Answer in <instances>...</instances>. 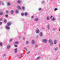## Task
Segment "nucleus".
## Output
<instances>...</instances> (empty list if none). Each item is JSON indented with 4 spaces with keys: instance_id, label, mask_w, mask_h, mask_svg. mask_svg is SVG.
<instances>
[{
    "instance_id": "nucleus-18",
    "label": "nucleus",
    "mask_w": 60,
    "mask_h": 60,
    "mask_svg": "<svg viewBox=\"0 0 60 60\" xmlns=\"http://www.w3.org/2000/svg\"><path fill=\"white\" fill-rule=\"evenodd\" d=\"M49 43H51V42H52V40L50 39V40H49Z\"/></svg>"
},
{
    "instance_id": "nucleus-51",
    "label": "nucleus",
    "mask_w": 60,
    "mask_h": 60,
    "mask_svg": "<svg viewBox=\"0 0 60 60\" xmlns=\"http://www.w3.org/2000/svg\"><path fill=\"white\" fill-rule=\"evenodd\" d=\"M31 18H34V16H31Z\"/></svg>"
},
{
    "instance_id": "nucleus-5",
    "label": "nucleus",
    "mask_w": 60,
    "mask_h": 60,
    "mask_svg": "<svg viewBox=\"0 0 60 60\" xmlns=\"http://www.w3.org/2000/svg\"><path fill=\"white\" fill-rule=\"evenodd\" d=\"M31 43L32 44H35V42L34 40H32L31 41Z\"/></svg>"
},
{
    "instance_id": "nucleus-56",
    "label": "nucleus",
    "mask_w": 60,
    "mask_h": 60,
    "mask_svg": "<svg viewBox=\"0 0 60 60\" xmlns=\"http://www.w3.org/2000/svg\"><path fill=\"white\" fill-rule=\"evenodd\" d=\"M36 55H37V54L36 55Z\"/></svg>"
},
{
    "instance_id": "nucleus-4",
    "label": "nucleus",
    "mask_w": 60,
    "mask_h": 60,
    "mask_svg": "<svg viewBox=\"0 0 60 60\" xmlns=\"http://www.w3.org/2000/svg\"><path fill=\"white\" fill-rule=\"evenodd\" d=\"M11 23L10 22H9L8 23H7V25L8 26H11Z\"/></svg>"
},
{
    "instance_id": "nucleus-8",
    "label": "nucleus",
    "mask_w": 60,
    "mask_h": 60,
    "mask_svg": "<svg viewBox=\"0 0 60 60\" xmlns=\"http://www.w3.org/2000/svg\"><path fill=\"white\" fill-rule=\"evenodd\" d=\"M5 28H6V29H7V30H9V29H10V27L8 26H6L5 27Z\"/></svg>"
},
{
    "instance_id": "nucleus-22",
    "label": "nucleus",
    "mask_w": 60,
    "mask_h": 60,
    "mask_svg": "<svg viewBox=\"0 0 60 60\" xmlns=\"http://www.w3.org/2000/svg\"><path fill=\"white\" fill-rule=\"evenodd\" d=\"M4 22L5 23H6L7 22V20L6 19H4Z\"/></svg>"
},
{
    "instance_id": "nucleus-17",
    "label": "nucleus",
    "mask_w": 60,
    "mask_h": 60,
    "mask_svg": "<svg viewBox=\"0 0 60 60\" xmlns=\"http://www.w3.org/2000/svg\"><path fill=\"white\" fill-rule=\"evenodd\" d=\"M18 9L19 10H21V8L19 6H18Z\"/></svg>"
},
{
    "instance_id": "nucleus-7",
    "label": "nucleus",
    "mask_w": 60,
    "mask_h": 60,
    "mask_svg": "<svg viewBox=\"0 0 60 60\" xmlns=\"http://www.w3.org/2000/svg\"><path fill=\"white\" fill-rule=\"evenodd\" d=\"M39 35L40 37H42V35H43V33L42 32H41L39 34Z\"/></svg>"
},
{
    "instance_id": "nucleus-16",
    "label": "nucleus",
    "mask_w": 60,
    "mask_h": 60,
    "mask_svg": "<svg viewBox=\"0 0 60 60\" xmlns=\"http://www.w3.org/2000/svg\"><path fill=\"white\" fill-rule=\"evenodd\" d=\"M18 50V49H17V48L16 49H15V53H17V50Z\"/></svg>"
},
{
    "instance_id": "nucleus-2",
    "label": "nucleus",
    "mask_w": 60,
    "mask_h": 60,
    "mask_svg": "<svg viewBox=\"0 0 60 60\" xmlns=\"http://www.w3.org/2000/svg\"><path fill=\"white\" fill-rule=\"evenodd\" d=\"M42 41L44 43H47L48 41V40L46 39H44L42 40Z\"/></svg>"
},
{
    "instance_id": "nucleus-35",
    "label": "nucleus",
    "mask_w": 60,
    "mask_h": 60,
    "mask_svg": "<svg viewBox=\"0 0 60 60\" xmlns=\"http://www.w3.org/2000/svg\"><path fill=\"white\" fill-rule=\"evenodd\" d=\"M24 49H25L26 50V51H27V48H24Z\"/></svg>"
},
{
    "instance_id": "nucleus-19",
    "label": "nucleus",
    "mask_w": 60,
    "mask_h": 60,
    "mask_svg": "<svg viewBox=\"0 0 60 60\" xmlns=\"http://www.w3.org/2000/svg\"><path fill=\"white\" fill-rule=\"evenodd\" d=\"M15 12L16 13H18V12H19V10H16L15 11Z\"/></svg>"
},
{
    "instance_id": "nucleus-43",
    "label": "nucleus",
    "mask_w": 60,
    "mask_h": 60,
    "mask_svg": "<svg viewBox=\"0 0 60 60\" xmlns=\"http://www.w3.org/2000/svg\"><path fill=\"white\" fill-rule=\"evenodd\" d=\"M5 16L6 17H8V15H5Z\"/></svg>"
},
{
    "instance_id": "nucleus-41",
    "label": "nucleus",
    "mask_w": 60,
    "mask_h": 60,
    "mask_svg": "<svg viewBox=\"0 0 60 60\" xmlns=\"http://www.w3.org/2000/svg\"><path fill=\"white\" fill-rule=\"evenodd\" d=\"M30 51L28 52H27V54H29V53H30Z\"/></svg>"
},
{
    "instance_id": "nucleus-26",
    "label": "nucleus",
    "mask_w": 60,
    "mask_h": 60,
    "mask_svg": "<svg viewBox=\"0 0 60 60\" xmlns=\"http://www.w3.org/2000/svg\"><path fill=\"white\" fill-rule=\"evenodd\" d=\"M3 44V43L2 42L0 43V46H2Z\"/></svg>"
},
{
    "instance_id": "nucleus-38",
    "label": "nucleus",
    "mask_w": 60,
    "mask_h": 60,
    "mask_svg": "<svg viewBox=\"0 0 60 60\" xmlns=\"http://www.w3.org/2000/svg\"><path fill=\"white\" fill-rule=\"evenodd\" d=\"M14 46L15 47H18V46H17V45H15Z\"/></svg>"
},
{
    "instance_id": "nucleus-27",
    "label": "nucleus",
    "mask_w": 60,
    "mask_h": 60,
    "mask_svg": "<svg viewBox=\"0 0 60 60\" xmlns=\"http://www.w3.org/2000/svg\"><path fill=\"white\" fill-rule=\"evenodd\" d=\"M42 10V9L41 8H38V11H41Z\"/></svg>"
},
{
    "instance_id": "nucleus-12",
    "label": "nucleus",
    "mask_w": 60,
    "mask_h": 60,
    "mask_svg": "<svg viewBox=\"0 0 60 60\" xmlns=\"http://www.w3.org/2000/svg\"><path fill=\"white\" fill-rule=\"evenodd\" d=\"M54 44L55 45L56 44V40H54Z\"/></svg>"
},
{
    "instance_id": "nucleus-20",
    "label": "nucleus",
    "mask_w": 60,
    "mask_h": 60,
    "mask_svg": "<svg viewBox=\"0 0 60 60\" xmlns=\"http://www.w3.org/2000/svg\"><path fill=\"white\" fill-rule=\"evenodd\" d=\"M3 13V12L2 11H0V15H2Z\"/></svg>"
},
{
    "instance_id": "nucleus-36",
    "label": "nucleus",
    "mask_w": 60,
    "mask_h": 60,
    "mask_svg": "<svg viewBox=\"0 0 60 60\" xmlns=\"http://www.w3.org/2000/svg\"><path fill=\"white\" fill-rule=\"evenodd\" d=\"M22 10H24V9H25V7H23L22 8Z\"/></svg>"
},
{
    "instance_id": "nucleus-3",
    "label": "nucleus",
    "mask_w": 60,
    "mask_h": 60,
    "mask_svg": "<svg viewBox=\"0 0 60 60\" xmlns=\"http://www.w3.org/2000/svg\"><path fill=\"white\" fill-rule=\"evenodd\" d=\"M39 20V19L37 18H35L34 19V21L35 22H37Z\"/></svg>"
},
{
    "instance_id": "nucleus-29",
    "label": "nucleus",
    "mask_w": 60,
    "mask_h": 60,
    "mask_svg": "<svg viewBox=\"0 0 60 60\" xmlns=\"http://www.w3.org/2000/svg\"><path fill=\"white\" fill-rule=\"evenodd\" d=\"M7 5H11V4L9 3H8L7 4Z\"/></svg>"
},
{
    "instance_id": "nucleus-50",
    "label": "nucleus",
    "mask_w": 60,
    "mask_h": 60,
    "mask_svg": "<svg viewBox=\"0 0 60 60\" xmlns=\"http://www.w3.org/2000/svg\"><path fill=\"white\" fill-rule=\"evenodd\" d=\"M1 1H0V5H1Z\"/></svg>"
},
{
    "instance_id": "nucleus-14",
    "label": "nucleus",
    "mask_w": 60,
    "mask_h": 60,
    "mask_svg": "<svg viewBox=\"0 0 60 60\" xmlns=\"http://www.w3.org/2000/svg\"><path fill=\"white\" fill-rule=\"evenodd\" d=\"M52 20L53 21H54L56 20V18L55 17H53L52 18Z\"/></svg>"
},
{
    "instance_id": "nucleus-49",
    "label": "nucleus",
    "mask_w": 60,
    "mask_h": 60,
    "mask_svg": "<svg viewBox=\"0 0 60 60\" xmlns=\"http://www.w3.org/2000/svg\"><path fill=\"white\" fill-rule=\"evenodd\" d=\"M42 28L43 29H45V28H44V27H43Z\"/></svg>"
},
{
    "instance_id": "nucleus-10",
    "label": "nucleus",
    "mask_w": 60,
    "mask_h": 60,
    "mask_svg": "<svg viewBox=\"0 0 60 60\" xmlns=\"http://www.w3.org/2000/svg\"><path fill=\"white\" fill-rule=\"evenodd\" d=\"M58 48L56 47L54 49V50L55 51H57L58 50Z\"/></svg>"
},
{
    "instance_id": "nucleus-40",
    "label": "nucleus",
    "mask_w": 60,
    "mask_h": 60,
    "mask_svg": "<svg viewBox=\"0 0 60 60\" xmlns=\"http://www.w3.org/2000/svg\"><path fill=\"white\" fill-rule=\"evenodd\" d=\"M13 40V39H10V41H11Z\"/></svg>"
},
{
    "instance_id": "nucleus-25",
    "label": "nucleus",
    "mask_w": 60,
    "mask_h": 60,
    "mask_svg": "<svg viewBox=\"0 0 60 60\" xmlns=\"http://www.w3.org/2000/svg\"><path fill=\"white\" fill-rule=\"evenodd\" d=\"M21 15H22V16H23L24 15V13H23L22 12L21 13Z\"/></svg>"
},
{
    "instance_id": "nucleus-52",
    "label": "nucleus",
    "mask_w": 60,
    "mask_h": 60,
    "mask_svg": "<svg viewBox=\"0 0 60 60\" xmlns=\"http://www.w3.org/2000/svg\"><path fill=\"white\" fill-rule=\"evenodd\" d=\"M59 31H60V28L59 29Z\"/></svg>"
},
{
    "instance_id": "nucleus-33",
    "label": "nucleus",
    "mask_w": 60,
    "mask_h": 60,
    "mask_svg": "<svg viewBox=\"0 0 60 60\" xmlns=\"http://www.w3.org/2000/svg\"><path fill=\"white\" fill-rule=\"evenodd\" d=\"M25 39H26V38L25 37H23L22 38V39L23 40H25Z\"/></svg>"
},
{
    "instance_id": "nucleus-15",
    "label": "nucleus",
    "mask_w": 60,
    "mask_h": 60,
    "mask_svg": "<svg viewBox=\"0 0 60 60\" xmlns=\"http://www.w3.org/2000/svg\"><path fill=\"white\" fill-rule=\"evenodd\" d=\"M50 43V46H53V45L54 43H53V42H52Z\"/></svg>"
},
{
    "instance_id": "nucleus-6",
    "label": "nucleus",
    "mask_w": 60,
    "mask_h": 60,
    "mask_svg": "<svg viewBox=\"0 0 60 60\" xmlns=\"http://www.w3.org/2000/svg\"><path fill=\"white\" fill-rule=\"evenodd\" d=\"M47 28L48 30H50V25L48 24L47 26Z\"/></svg>"
},
{
    "instance_id": "nucleus-1",
    "label": "nucleus",
    "mask_w": 60,
    "mask_h": 60,
    "mask_svg": "<svg viewBox=\"0 0 60 60\" xmlns=\"http://www.w3.org/2000/svg\"><path fill=\"white\" fill-rule=\"evenodd\" d=\"M35 32L36 34H39L40 33V30L39 29L37 28L35 30Z\"/></svg>"
},
{
    "instance_id": "nucleus-21",
    "label": "nucleus",
    "mask_w": 60,
    "mask_h": 60,
    "mask_svg": "<svg viewBox=\"0 0 60 60\" xmlns=\"http://www.w3.org/2000/svg\"><path fill=\"white\" fill-rule=\"evenodd\" d=\"M17 3L18 4H20V3H21V2L20 1L18 0L17 1Z\"/></svg>"
},
{
    "instance_id": "nucleus-54",
    "label": "nucleus",
    "mask_w": 60,
    "mask_h": 60,
    "mask_svg": "<svg viewBox=\"0 0 60 60\" xmlns=\"http://www.w3.org/2000/svg\"><path fill=\"white\" fill-rule=\"evenodd\" d=\"M38 55H40V53H38Z\"/></svg>"
},
{
    "instance_id": "nucleus-23",
    "label": "nucleus",
    "mask_w": 60,
    "mask_h": 60,
    "mask_svg": "<svg viewBox=\"0 0 60 60\" xmlns=\"http://www.w3.org/2000/svg\"><path fill=\"white\" fill-rule=\"evenodd\" d=\"M40 58V57H38L36 59H35L36 60H38Z\"/></svg>"
},
{
    "instance_id": "nucleus-9",
    "label": "nucleus",
    "mask_w": 60,
    "mask_h": 60,
    "mask_svg": "<svg viewBox=\"0 0 60 60\" xmlns=\"http://www.w3.org/2000/svg\"><path fill=\"white\" fill-rule=\"evenodd\" d=\"M11 47V46L10 45H8L7 46V49H10Z\"/></svg>"
},
{
    "instance_id": "nucleus-46",
    "label": "nucleus",
    "mask_w": 60,
    "mask_h": 60,
    "mask_svg": "<svg viewBox=\"0 0 60 60\" xmlns=\"http://www.w3.org/2000/svg\"><path fill=\"white\" fill-rule=\"evenodd\" d=\"M6 56V55L5 54H4V56Z\"/></svg>"
},
{
    "instance_id": "nucleus-28",
    "label": "nucleus",
    "mask_w": 60,
    "mask_h": 60,
    "mask_svg": "<svg viewBox=\"0 0 60 60\" xmlns=\"http://www.w3.org/2000/svg\"><path fill=\"white\" fill-rule=\"evenodd\" d=\"M38 45H35V48H37V47H38Z\"/></svg>"
},
{
    "instance_id": "nucleus-55",
    "label": "nucleus",
    "mask_w": 60,
    "mask_h": 60,
    "mask_svg": "<svg viewBox=\"0 0 60 60\" xmlns=\"http://www.w3.org/2000/svg\"><path fill=\"white\" fill-rule=\"evenodd\" d=\"M24 34H26V33H24Z\"/></svg>"
},
{
    "instance_id": "nucleus-53",
    "label": "nucleus",
    "mask_w": 60,
    "mask_h": 60,
    "mask_svg": "<svg viewBox=\"0 0 60 60\" xmlns=\"http://www.w3.org/2000/svg\"><path fill=\"white\" fill-rule=\"evenodd\" d=\"M59 48H60V44L59 45Z\"/></svg>"
},
{
    "instance_id": "nucleus-44",
    "label": "nucleus",
    "mask_w": 60,
    "mask_h": 60,
    "mask_svg": "<svg viewBox=\"0 0 60 60\" xmlns=\"http://www.w3.org/2000/svg\"><path fill=\"white\" fill-rule=\"evenodd\" d=\"M36 38H38V35H37V36H36Z\"/></svg>"
},
{
    "instance_id": "nucleus-34",
    "label": "nucleus",
    "mask_w": 60,
    "mask_h": 60,
    "mask_svg": "<svg viewBox=\"0 0 60 60\" xmlns=\"http://www.w3.org/2000/svg\"><path fill=\"white\" fill-rule=\"evenodd\" d=\"M56 29V28H53L52 29V30H55Z\"/></svg>"
},
{
    "instance_id": "nucleus-45",
    "label": "nucleus",
    "mask_w": 60,
    "mask_h": 60,
    "mask_svg": "<svg viewBox=\"0 0 60 60\" xmlns=\"http://www.w3.org/2000/svg\"><path fill=\"white\" fill-rule=\"evenodd\" d=\"M8 11H6V13H8Z\"/></svg>"
},
{
    "instance_id": "nucleus-37",
    "label": "nucleus",
    "mask_w": 60,
    "mask_h": 60,
    "mask_svg": "<svg viewBox=\"0 0 60 60\" xmlns=\"http://www.w3.org/2000/svg\"><path fill=\"white\" fill-rule=\"evenodd\" d=\"M3 19L2 18H0V21H2V20H3Z\"/></svg>"
},
{
    "instance_id": "nucleus-11",
    "label": "nucleus",
    "mask_w": 60,
    "mask_h": 60,
    "mask_svg": "<svg viewBox=\"0 0 60 60\" xmlns=\"http://www.w3.org/2000/svg\"><path fill=\"white\" fill-rule=\"evenodd\" d=\"M49 19V16H47L46 17V20H48Z\"/></svg>"
},
{
    "instance_id": "nucleus-39",
    "label": "nucleus",
    "mask_w": 60,
    "mask_h": 60,
    "mask_svg": "<svg viewBox=\"0 0 60 60\" xmlns=\"http://www.w3.org/2000/svg\"><path fill=\"white\" fill-rule=\"evenodd\" d=\"M45 3V1H43L42 2V4H44Z\"/></svg>"
},
{
    "instance_id": "nucleus-24",
    "label": "nucleus",
    "mask_w": 60,
    "mask_h": 60,
    "mask_svg": "<svg viewBox=\"0 0 60 60\" xmlns=\"http://www.w3.org/2000/svg\"><path fill=\"white\" fill-rule=\"evenodd\" d=\"M24 15L25 16H26L27 15V13L25 12V13Z\"/></svg>"
},
{
    "instance_id": "nucleus-31",
    "label": "nucleus",
    "mask_w": 60,
    "mask_h": 60,
    "mask_svg": "<svg viewBox=\"0 0 60 60\" xmlns=\"http://www.w3.org/2000/svg\"><path fill=\"white\" fill-rule=\"evenodd\" d=\"M15 44H18V43H19L18 42H15Z\"/></svg>"
},
{
    "instance_id": "nucleus-30",
    "label": "nucleus",
    "mask_w": 60,
    "mask_h": 60,
    "mask_svg": "<svg viewBox=\"0 0 60 60\" xmlns=\"http://www.w3.org/2000/svg\"><path fill=\"white\" fill-rule=\"evenodd\" d=\"M28 43H29V42L28 41H26V44H27V45L28 44Z\"/></svg>"
},
{
    "instance_id": "nucleus-13",
    "label": "nucleus",
    "mask_w": 60,
    "mask_h": 60,
    "mask_svg": "<svg viewBox=\"0 0 60 60\" xmlns=\"http://www.w3.org/2000/svg\"><path fill=\"white\" fill-rule=\"evenodd\" d=\"M11 14H13V13H14V11L13 10H11Z\"/></svg>"
},
{
    "instance_id": "nucleus-47",
    "label": "nucleus",
    "mask_w": 60,
    "mask_h": 60,
    "mask_svg": "<svg viewBox=\"0 0 60 60\" xmlns=\"http://www.w3.org/2000/svg\"><path fill=\"white\" fill-rule=\"evenodd\" d=\"M52 17H53V16H51L50 17V19H51V18H52Z\"/></svg>"
},
{
    "instance_id": "nucleus-32",
    "label": "nucleus",
    "mask_w": 60,
    "mask_h": 60,
    "mask_svg": "<svg viewBox=\"0 0 60 60\" xmlns=\"http://www.w3.org/2000/svg\"><path fill=\"white\" fill-rule=\"evenodd\" d=\"M58 9L57 8H55L54 9V11H57V10H58Z\"/></svg>"
},
{
    "instance_id": "nucleus-48",
    "label": "nucleus",
    "mask_w": 60,
    "mask_h": 60,
    "mask_svg": "<svg viewBox=\"0 0 60 60\" xmlns=\"http://www.w3.org/2000/svg\"><path fill=\"white\" fill-rule=\"evenodd\" d=\"M2 22H0V25H1V24H2Z\"/></svg>"
},
{
    "instance_id": "nucleus-42",
    "label": "nucleus",
    "mask_w": 60,
    "mask_h": 60,
    "mask_svg": "<svg viewBox=\"0 0 60 60\" xmlns=\"http://www.w3.org/2000/svg\"><path fill=\"white\" fill-rule=\"evenodd\" d=\"M2 5H4V3H2Z\"/></svg>"
}]
</instances>
